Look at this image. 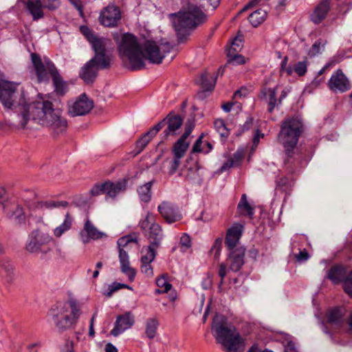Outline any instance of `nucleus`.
<instances>
[{
  "instance_id": "nucleus-44",
  "label": "nucleus",
  "mask_w": 352,
  "mask_h": 352,
  "mask_svg": "<svg viewBox=\"0 0 352 352\" xmlns=\"http://www.w3.org/2000/svg\"><path fill=\"white\" fill-rule=\"evenodd\" d=\"M216 131L222 138H228L230 135V129L222 119H217L214 122Z\"/></svg>"
},
{
  "instance_id": "nucleus-53",
  "label": "nucleus",
  "mask_w": 352,
  "mask_h": 352,
  "mask_svg": "<svg viewBox=\"0 0 352 352\" xmlns=\"http://www.w3.org/2000/svg\"><path fill=\"white\" fill-rule=\"evenodd\" d=\"M181 164V159L177 158L173 156V158L169 161L170 168L168 170V173L170 174H173L178 169L179 166Z\"/></svg>"
},
{
  "instance_id": "nucleus-25",
  "label": "nucleus",
  "mask_w": 352,
  "mask_h": 352,
  "mask_svg": "<svg viewBox=\"0 0 352 352\" xmlns=\"http://www.w3.org/2000/svg\"><path fill=\"white\" fill-rule=\"evenodd\" d=\"M287 58L285 57L282 62V71H284L288 76H291L294 71L298 76H303L307 71V62L300 61L297 63L294 68L287 67Z\"/></svg>"
},
{
  "instance_id": "nucleus-7",
  "label": "nucleus",
  "mask_w": 352,
  "mask_h": 352,
  "mask_svg": "<svg viewBox=\"0 0 352 352\" xmlns=\"http://www.w3.org/2000/svg\"><path fill=\"white\" fill-rule=\"evenodd\" d=\"M230 250L226 260L219 265L218 274L221 277L220 285L223 283L224 278L230 272L239 271L245 263V249L243 247L239 246Z\"/></svg>"
},
{
  "instance_id": "nucleus-33",
  "label": "nucleus",
  "mask_w": 352,
  "mask_h": 352,
  "mask_svg": "<svg viewBox=\"0 0 352 352\" xmlns=\"http://www.w3.org/2000/svg\"><path fill=\"white\" fill-rule=\"evenodd\" d=\"M65 206L63 202H58L54 201H41L34 204V208L36 210H52L55 208Z\"/></svg>"
},
{
  "instance_id": "nucleus-10",
  "label": "nucleus",
  "mask_w": 352,
  "mask_h": 352,
  "mask_svg": "<svg viewBox=\"0 0 352 352\" xmlns=\"http://www.w3.org/2000/svg\"><path fill=\"white\" fill-rule=\"evenodd\" d=\"M61 3V0H27L25 8L31 14L34 21H38L44 17V10L54 11Z\"/></svg>"
},
{
  "instance_id": "nucleus-24",
  "label": "nucleus",
  "mask_w": 352,
  "mask_h": 352,
  "mask_svg": "<svg viewBox=\"0 0 352 352\" xmlns=\"http://www.w3.org/2000/svg\"><path fill=\"white\" fill-rule=\"evenodd\" d=\"M119 260L121 265V270L133 281L135 278L136 271L131 267L129 256L126 251L120 250L119 252Z\"/></svg>"
},
{
  "instance_id": "nucleus-28",
  "label": "nucleus",
  "mask_w": 352,
  "mask_h": 352,
  "mask_svg": "<svg viewBox=\"0 0 352 352\" xmlns=\"http://www.w3.org/2000/svg\"><path fill=\"white\" fill-rule=\"evenodd\" d=\"M155 283L158 287L155 291L157 294L167 293L172 289V285L170 283L169 276L167 274H162L158 276Z\"/></svg>"
},
{
  "instance_id": "nucleus-38",
  "label": "nucleus",
  "mask_w": 352,
  "mask_h": 352,
  "mask_svg": "<svg viewBox=\"0 0 352 352\" xmlns=\"http://www.w3.org/2000/svg\"><path fill=\"white\" fill-rule=\"evenodd\" d=\"M189 143L177 140L173 146V156L182 159L186 154Z\"/></svg>"
},
{
  "instance_id": "nucleus-8",
  "label": "nucleus",
  "mask_w": 352,
  "mask_h": 352,
  "mask_svg": "<svg viewBox=\"0 0 352 352\" xmlns=\"http://www.w3.org/2000/svg\"><path fill=\"white\" fill-rule=\"evenodd\" d=\"M170 50L168 43L158 44L155 41L148 40L141 45L140 54L143 62L146 59L152 63L160 64Z\"/></svg>"
},
{
  "instance_id": "nucleus-12",
  "label": "nucleus",
  "mask_w": 352,
  "mask_h": 352,
  "mask_svg": "<svg viewBox=\"0 0 352 352\" xmlns=\"http://www.w3.org/2000/svg\"><path fill=\"white\" fill-rule=\"evenodd\" d=\"M328 88L333 93H344L351 88V82L341 69L336 70L327 82Z\"/></svg>"
},
{
  "instance_id": "nucleus-20",
  "label": "nucleus",
  "mask_w": 352,
  "mask_h": 352,
  "mask_svg": "<svg viewBox=\"0 0 352 352\" xmlns=\"http://www.w3.org/2000/svg\"><path fill=\"white\" fill-rule=\"evenodd\" d=\"M127 179H122L116 182L110 180L104 182V191L107 196L115 198L120 192L126 189Z\"/></svg>"
},
{
  "instance_id": "nucleus-45",
  "label": "nucleus",
  "mask_w": 352,
  "mask_h": 352,
  "mask_svg": "<svg viewBox=\"0 0 352 352\" xmlns=\"http://www.w3.org/2000/svg\"><path fill=\"white\" fill-rule=\"evenodd\" d=\"M228 57V64L232 65H243L245 63V58L238 53L227 54Z\"/></svg>"
},
{
  "instance_id": "nucleus-31",
  "label": "nucleus",
  "mask_w": 352,
  "mask_h": 352,
  "mask_svg": "<svg viewBox=\"0 0 352 352\" xmlns=\"http://www.w3.org/2000/svg\"><path fill=\"white\" fill-rule=\"evenodd\" d=\"M91 38V41L89 43L91 44L95 54L105 52L106 47L109 41L104 38L97 37L96 36Z\"/></svg>"
},
{
  "instance_id": "nucleus-30",
  "label": "nucleus",
  "mask_w": 352,
  "mask_h": 352,
  "mask_svg": "<svg viewBox=\"0 0 352 352\" xmlns=\"http://www.w3.org/2000/svg\"><path fill=\"white\" fill-rule=\"evenodd\" d=\"M159 322L156 318H148L145 323V333L148 338L153 339L157 333Z\"/></svg>"
},
{
  "instance_id": "nucleus-56",
  "label": "nucleus",
  "mask_w": 352,
  "mask_h": 352,
  "mask_svg": "<svg viewBox=\"0 0 352 352\" xmlns=\"http://www.w3.org/2000/svg\"><path fill=\"white\" fill-rule=\"evenodd\" d=\"M221 239H217L214 241V244L212 248V251L214 252V257L216 258H219L220 256L221 250Z\"/></svg>"
},
{
  "instance_id": "nucleus-32",
  "label": "nucleus",
  "mask_w": 352,
  "mask_h": 352,
  "mask_svg": "<svg viewBox=\"0 0 352 352\" xmlns=\"http://www.w3.org/2000/svg\"><path fill=\"white\" fill-rule=\"evenodd\" d=\"M167 129L165 131L166 135H173L182 124V120L179 116H173L168 120Z\"/></svg>"
},
{
  "instance_id": "nucleus-4",
  "label": "nucleus",
  "mask_w": 352,
  "mask_h": 352,
  "mask_svg": "<svg viewBox=\"0 0 352 352\" xmlns=\"http://www.w3.org/2000/svg\"><path fill=\"white\" fill-rule=\"evenodd\" d=\"M171 20L175 30L177 32L179 39L182 41L180 36L181 32L183 30L192 29L199 24L203 23L206 19V15L195 5H188L183 8L178 13L170 15Z\"/></svg>"
},
{
  "instance_id": "nucleus-19",
  "label": "nucleus",
  "mask_w": 352,
  "mask_h": 352,
  "mask_svg": "<svg viewBox=\"0 0 352 352\" xmlns=\"http://www.w3.org/2000/svg\"><path fill=\"white\" fill-rule=\"evenodd\" d=\"M330 0H320L311 14V20L316 24L320 23L330 10Z\"/></svg>"
},
{
  "instance_id": "nucleus-43",
  "label": "nucleus",
  "mask_w": 352,
  "mask_h": 352,
  "mask_svg": "<svg viewBox=\"0 0 352 352\" xmlns=\"http://www.w3.org/2000/svg\"><path fill=\"white\" fill-rule=\"evenodd\" d=\"M243 47V38L241 35L238 34L231 41L229 47L227 50V54L238 53Z\"/></svg>"
},
{
  "instance_id": "nucleus-21",
  "label": "nucleus",
  "mask_w": 352,
  "mask_h": 352,
  "mask_svg": "<svg viewBox=\"0 0 352 352\" xmlns=\"http://www.w3.org/2000/svg\"><path fill=\"white\" fill-rule=\"evenodd\" d=\"M243 230V226L240 223H234L227 231L226 237V243L229 249L236 248L242 232Z\"/></svg>"
},
{
  "instance_id": "nucleus-59",
  "label": "nucleus",
  "mask_w": 352,
  "mask_h": 352,
  "mask_svg": "<svg viewBox=\"0 0 352 352\" xmlns=\"http://www.w3.org/2000/svg\"><path fill=\"white\" fill-rule=\"evenodd\" d=\"M248 94V89L245 88H241L239 90L236 91L234 96H233V100H236V101L239 98H241L242 97H245Z\"/></svg>"
},
{
  "instance_id": "nucleus-35",
  "label": "nucleus",
  "mask_w": 352,
  "mask_h": 352,
  "mask_svg": "<svg viewBox=\"0 0 352 352\" xmlns=\"http://www.w3.org/2000/svg\"><path fill=\"white\" fill-rule=\"evenodd\" d=\"M344 270L340 266L332 267L328 274V278L334 283L340 282L344 275Z\"/></svg>"
},
{
  "instance_id": "nucleus-34",
  "label": "nucleus",
  "mask_w": 352,
  "mask_h": 352,
  "mask_svg": "<svg viewBox=\"0 0 352 352\" xmlns=\"http://www.w3.org/2000/svg\"><path fill=\"white\" fill-rule=\"evenodd\" d=\"M72 219L69 214H67L63 223L54 230V235L56 238L60 237L65 232L68 231L72 228Z\"/></svg>"
},
{
  "instance_id": "nucleus-9",
  "label": "nucleus",
  "mask_w": 352,
  "mask_h": 352,
  "mask_svg": "<svg viewBox=\"0 0 352 352\" xmlns=\"http://www.w3.org/2000/svg\"><path fill=\"white\" fill-rule=\"evenodd\" d=\"M52 241V237L47 230L40 228L34 230L29 235L25 250L30 253L47 252L50 250L48 244Z\"/></svg>"
},
{
  "instance_id": "nucleus-13",
  "label": "nucleus",
  "mask_w": 352,
  "mask_h": 352,
  "mask_svg": "<svg viewBox=\"0 0 352 352\" xmlns=\"http://www.w3.org/2000/svg\"><path fill=\"white\" fill-rule=\"evenodd\" d=\"M93 107V101L83 94L68 104V113L72 116H83L89 113Z\"/></svg>"
},
{
  "instance_id": "nucleus-27",
  "label": "nucleus",
  "mask_w": 352,
  "mask_h": 352,
  "mask_svg": "<svg viewBox=\"0 0 352 352\" xmlns=\"http://www.w3.org/2000/svg\"><path fill=\"white\" fill-rule=\"evenodd\" d=\"M98 69L90 60L82 69L80 76L87 82H92L96 76Z\"/></svg>"
},
{
  "instance_id": "nucleus-58",
  "label": "nucleus",
  "mask_w": 352,
  "mask_h": 352,
  "mask_svg": "<svg viewBox=\"0 0 352 352\" xmlns=\"http://www.w3.org/2000/svg\"><path fill=\"white\" fill-rule=\"evenodd\" d=\"M141 271L147 276H152L153 275V268L149 264H142Z\"/></svg>"
},
{
  "instance_id": "nucleus-11",
  "label": "nucleus",
  "mask_w": 352,
  "mask_h": 352,
  "mask_svg": "<svg viewBox=\"0 0 352 352\" xmlns=\"http://www.w3.org/2000/svg\"><path fill=\"white\" fill-rule=\"evenodd\" d=\"M140 226L152 243L157 246L163 237V234L160 226L156 223L155 216L148 212L140 221Z\"/></svg>"
},
{
  "instance_id": "nucleus-60",
  "label": "nucleus",
  "mask_w": 352,
  "mask_h": 352,
  "mask_svg": "<svg viewBox=\"0 0 352 352\" xmlns=\"http://www.w3.org/2000/svg\"><path fill=\"white\" fill-rule=\"evenodd\" d=\"M81 32L86 36L87 39L90 42L91 41V37H95L96 35L93 34V32L87 27H82Z\"/></svg>"
},
{
  "instance_id": "nucleus-26",
  "label": "nucleus",
  "mask_w": 352,
  "mask_h": 352,
  "mask_svg": "<svg viewBox=\"0 0 352 352\" xmlns=\"http://www.w3.org/2000/svg\"><path fill=\"white\" fill-rule=\"evenodd\" d=\"M278 86L275 88H265L263 91V99L268 104V109L272 111L274 107L280 104L276 98V90Z\"/></svg>"
},
{
  "instance_id": "nucleus-23",
  "label": "nucleus",
  "mask_w": 352,
  "mask_h": 352,
  "mask_svg": "<svg viewBox=\"0 0 352 352\" xmlns=\"http://www.w3.org/2000/svg\"><path fill=\"white\" fill-rule=\"evenodd\" d=\"M164 122H160L151 129L144 135H143L136 143V148L138 152H141L146 146L150 142L151 139L157 135L164 126Z\"/></svg>"
},
{
  "instance_id": "nucleus-37",
  "label": "nucleus",
  "mask_w": 352,
  "mask_h": 352,
  "mask_svg": "<svg viewBox=\"0 0 352 352\" xmlns=\"http://www.w3.org/2000/svg\"><path fill=\"white\" fill-rule=\"evenodd\" d=\"M267 16V12L263 10H258L252 13L249 16V21L254 27L262 23Z\"/></svg>"
},
{
  "instance_id": "nucleus-47",
  "label": "nucleus",
  "mask_w": 352,
  "mask_h": 352,
  "mask_svg": "<svg viewBox=\"0 0 352 352\" xmlns=\"http://www.w3.org/2000/svg\"><path fill=\"white\" fill-rule=\"evenodd\" d=\"M201 84L204 88L206 90H210L214 87V81L213 76L209 75L207 73L201 75Z\"/></svg>"
},
{
  "instance_id": "nucleus-50",
  "label": "nucleus",
  "mask_w": 352,
  "mask_h": 352,
  "mask_svg": "<svg viewBox=\"0 0 352 352\" xmlns=\"http://www.w3.org/2000/svg\"><path fill=\"white\" fill-rule=\"evenodd\" d=\"M155 254L153 249L149 246L147 249L146 254L142 258V264H150L155 258Z\"/></svg>"
},
{
  "instance_id": "nucleus-16",
  "label": "nucleus",
  "mask_w": 352,
  "mask_h": 352,
  "mask_svg": "<svg viewBox=\"0 0 352 352\" xmlns=\"http://www.w3.org/2000/svg\"><path fill=\"white\" fill-rule=\"evenodd\" d=\"M135 323V318L131 311H126L117 316L115 326L111 331L113 336H118L126 329H130Z\"/></svg>"
},
{
  "instance_id": "nucleus-52",
  "label": "nucleus",
  "mask_w": 352,
  "mask_h": 352,
  "mask_svg": "<svg viewBox=\"0 0 352 352\" xmlns=\"http://www.w3.org/2000/svg\"><path fill=\"white\" fill-rule=\"evenodd\" d=\"M343 287L344 292L352 297V271L349 274L344 281Z\"/></svg>"
},
{
  "instance_id": "nucleus-54",
  "label": "nucleus",
  "mask_w": 352,
  "mask_h": 352,
  "mask_svg": "<svg viewBox=\"0 0 352 352\" xmlns=\"http://www.w3.org/2000/svg\"><path fill=\"white\" fill-rule=\"evenodd\" d=\"M180 245L183 251L188 249L191 245L190 236L186 234H184L180 239Z\"/></svg>"
},
{
  "instance_id": "nucleus-41",
  "label": "nucleus",
  "mask_w": 352,
  "mask_h": 352,
  "mask_svg": "<svg viewBox=\"0 0 352 352\" xmlns=\"http://www.w3.org/2000/svg\"><path fill=\"white\" fill-rule=\"evenodd\" d=\"M202 144H203L202 136H201L197 139V140L195 142V144L193 145L192 148V153H208L212 150V146L210 142H206L204 144V146L203 147H201Z\"/></svg>"
},
{
  "instance_id": "nucleus-48",
  "label": "nucleus",
  "mask_w": 352,
  "mask_h": 352,
  "mask_svg": "<svg viewBox=\"0 0 352 352\" xmlns=\"http://www.w3.org/2000/svg\"><path fill=\"white\" fill-rule=\"evenodd\" d=\"M102 194H105L104 182L93 186L89 191L91 197H97Z\"/></svg>"
},
{
  "instance_id": "nucleus-14",
  "label": "nucleus",
  "mask_w": 352,
  "mask_h": 352,
  "mask_svg": "<svg viewBox=\"0 0 352 352\" xmlns=\"http://www.w3.org/2000/svg\"><path fill=\"white\" fill-rule=\"evenodd\" d=\"M121 18L120 8L113 5H109L101 11L99 21L105 27L114 28L118 25Z\"/></svg>"
},
{
  "instance_id": "nucleus-5",
  "label": "nucleus",
  "mask_w": 352,
  "mask_h": 352,
  "mask_svg": "<svg viewBox=\"0 0 352 352\" xmlns=\"http://www.w3.org/2000/svg\"><path fill=\"white\" fill-rule=\"evenodd\" d=\"M50 315L60 329H66L76 322L80 315V309L75 302H60L52 308Z\"/></svg>"
},
{
  "instance_id": "nucleus-46",
  "label": "nucleus",
  "mask_w": 352,
  "mask_h": 352,
  "mask_svg": "<svg viewBox=\"0 0 352 352\" xmlns=\"http://www.w3.org/2000/svg\"><path fill=\"white\" fill-rule=\"evenodd\" d=\"M325 43L326 42H324L320 39L316 41L310 48L309 55L310 56H315L320 54L324 50Z\"/></svg>"
},
{
  "instance_id": "nucleus-49",
  "label": "nucleus",
  "mask_w": 352,
  "mask_h": 352,
  "mask_svg": "<svg viewBox=\"0 0 352 352\" xmlns=\"http://www.w3.org/2000/svg\"><path fill=\"white\" fill-rule=\"evenodd\" d=\"M223 110L226 112H229L231 109H236V112L239 111L242 109L241 103L238 101H232L223 103L221 106Z\"/></svg>"
},
{
  "instance_id": "nucleus-1",
  "label": "nucleus",
  "mask_w": 352,
  "mask_h": 352,
  "mask_svg": "<svg viewBox=\"0 0 352 352\" xmlns=\"http://www.w3.org/2000/svg\"><path fill=\"white\" fill-rule=\"evenodd\" d=\"M0 102L8 109L21 107L19 129H26L29 117L32 116L33 120L47 128L54 137L67 131L68 123L66 118L53 108L52 103L39 97L28 104L25 89L20 83L0 82Z\"/></svg>"
},
{
  "instance_id": "nucleus-6",
  "label": "nucleus",
  "mask_w": 352,
  "mask_h": 352,
  "mask_svg": "<svg viewBox=\"0 0 352 352\" xmlns=\"http://www.w3.org/2000/svg\"><path fill=\"white\" fill-rule=\"evenodd\" d=\"M302 131V124L298 118H289L283 122L278 138L287 152L296 146Z\"/></svg>"
},
{
  "instance_id": "nucleus-17",
  "label": "nucleus",
  "mask_w": 352,
  "mask_h": 352,
  "mask_svg": "<svg viewBox=\"0 0 352 352\" xmlns=\"http://www.w3.org/2000/svg\"><path fill=\"white\" fill-rule=\"evenodd\" d=\"M80 236L84 243H87L91 240H99L106 237L107 234L99 230L94 223L87 219L85 223L83 230L80 233Z\"/></svg>"
},
{
  "instance_id": "nucleus-51",
  "label": "nucleus",
  "mask_w": 352,
  "mask_h": 352,
  "mask_svg": "<svg viewBox=\"0 0 352 352\" xmlns=\"http://www.w3.org/2000/svg\"><path fill=\"white\" fill-rule=\"evenodd\" d=\"M131 242H136V241L130 235L124 236L119 239L117 242L119 252L120 251V250H124L123 248L126 247L129 243Z\"/></svg>"
},
{
  "instance_id": "nucleus-42",
  "label": "nucleus",
  "mask_w": 352,
  "mask_h": 352,
  "mask_svg": "<svg viewBox=\"0 0 352 352\" xmlns=\"http://www.w3.org/2000/svg\"><path fill=\"white\" fill-rule=\"evenodd\" d=\"M343 315L340 309H333L329 311L327 316V322L331 324L340 325Z\"/></svg>"
},
{
  "instance_id": "nucleus-55",
  "label": "nucleus",
  "mask_w": 352,
  "mask_h": 352,
  "mask_svg": "<svg viewBox=\"0 0 352 352\" xmlns=\"http://www.w3.org/2000/svg\"><path fill=\"white\" fill-rule=\"evenodd\" d=\"M122 288H129L126 285L120 283H113L109 286V291L106 294L107 297H111V295L116 291Z\"/></svg>"
},
{
  "instance_id": "nucleus-15",
  "label": "nucleus",
  "mask_w": 352,
  "mask_h": 352,
  "mask_svg": "<svg viewBox=\"0 0 352 352\" xmlns=\"http://www.w3.org/2000/svg\"><path fill=\"white\" fill-rule=\"evenodd\" d=\"M47 65L50 74L52 78L53 85L54 87V92L58 96H64L69 89L67 82L64 80L53 63L49 62Z\"/></svg>"
},
{
  "instance_id": "nucleus-57",
  "label": "nucleus",
  "mask_w": 352,
  "mask_h": 352,
  "mask_svg": "<svg viewBox=\"0 0 352 352\" xmlns=\"http://www.w3.org/2000/svg\"><path fill=\"white\" fill-rule=\"evenodd\" d=\"M213 218L214 214L210 211V210H205L201 212L200 216V219L206 222L212 220Z\"/></svg>"
},
{
  "instance_id": "nucleus-18",
  "label": "nucleus",
  "mask_w": 352,
  "mask_h": 352,
  "mask_svg": "<svg viewBox=\"0 0 352 352\" xmlns=\"http://www.w3.org/2000/svg\"><path fill=\"white\" fill-rule=\"evenodd\" d=\"M32 62L37 76L38 82H47L49 80L48 74H50L47 67V63H52L50 60H45L43 63L41 57L36 54H31Z\"/></svg>"
},
{
  "instance_id": "nucleus-40",
  "label": "nucleus",
  "mask_w": 352,
  "mask_h": 352,
  "mask_svg": "<svg viewBox=\"0 0 352 352\" xmlns=\"http://www.w3.org/2000/svg\"><path fill=\"white\" fill-rule=\"evenodd\" d=\"M245 157V152L243 150H238L234 153L233 156L231 157L225 164L223 167L230 168L232 166H237L241 164L243 159Z\"/></svg>"
},
{
  "instance_id": "nucleus-63",
  "label": "nucleus",
  "mask_w": 352,
  "mask_h": 352,
  "mask_svg": "<svg viewBox=\"0 0 352 352\" xmlns=\"http://www.w3.org/2000/svg\"><path fill=\"white\" fill-rule=\"evenodd\" d=\"M296 257L298 261H306L309 258V254L307 251L303 250L297 254Z\"/></svg>"
},
{
  "instance_id": "nucleus-29",
  "label": "nucleus",
  "mask_w": 352,
  "mask_h": 352,
  "mask_svg": "<svg viewBox=\"0 0 352 352\" xmlns=\"http://www.w3.org/2000/svg\"><path fill=\"white\" fill-rule=\"evenodd\" d=\"M237 214L240 216H249L252 217L253 215V208L248 204L247 200V197L245 194H243L241 197V199L237 207Z\"/></svg>"
},
{
  "instance_id": "nucleus-3",
  "label": "nucleus",
  "mask_w": 352,
  "mask_h": 352,
  "mask_svg": "<svg viewBox=\"0 0 352 352\" xmlns=\"http://www.w3.org/2000/svg\"><path fill=\"white\" fill-rule=\"evenodd\" d=\"M212 329L215 333L217 340L222 344L226 352H236L243 347V340L234 329L228 328L224 316H215Z\"/></svg>"
},
{
  "instance_id": "nucleus-62",
  "label": "nucleus",
  "mask_w": 352,
  "mask_h": 352,
  "mask_svg": "<svg viewBox=\"0 0 352 352\" xmlns=\"http://www.w3.org/2000/svg\"><path fill=\"white\" fill-rule=\"evenodd\" d=\"M7 191L5 186L0 182V204L6 199Z\"/></svg>"
},
{
  "instance_id": "nucleus-64",
  "label": "nucleus",
  "mask_w": 352,
  "mask_h": 352,
  "mask_svg": "<svg viewBox=\"0 0 352 352\" xmlns=\"http://www.w3.org/2000/svg\"><path fill=\"white\" fill-rule=\"evenodd\" d=\"M291 91V88L290 87H285L282 91H281V94L278 98V102L280 103L282 102V100L285 98L287 96V94L290 92Z\"/></svg>"
},
{
  "instance_id": "nucleus-36",
  "label": "nucleus",
  "mask_w": 352,
  "mask_h": 352,
  "mask_svg": "<svg viewBox=\"0 0 352 352\" xmlns=\"http://www.w3.org/2000/svg\"><path fill=\"white\" fill-rule=\"evenodd\" d=\"M91 60L98 69L105 68L109 65V58L105 52L95 54L94 57Z\"/></svg>"
},
{
  "instance_id": "nucleus-22",
  "label": "nucleus",
  "mask_w": 352,
  "mask_h": 352,
  "mask_svg": "<svg viewBox=\"0 0 352 352\" xmlns=\"http://www.w3.org/2000/svg\"><path fill=\"white\" fill-rule=\"evenodd\" d=\"M158 210L163 218L169 223L179 221L182 218L181 214L173 205L168 202H163L158 206Z\"/></svg>"
},
{
  "instance_id": "nucleus-2",
  "label": "nucleus",
  "mask_w": 352,
  "mask_h": 352,
  "mask_svg": "<svg viewBox=\"0 0 352 352\" xmlns=\"http://www.w3.org/2000/svg\"><path fill=\"white\" fill-rule=\"evenodd\" d=\"M118 43L119 56L124 65L133 70L140 69L144 64L140 54L141 45L138 43L137 38L131 34H124L120 41L114 36Z\"/></svg>"
},
{
  "instance_id": "nucleus-39",
  "label": "nucleus",
  "mask_w": 352,
  "mask_h": 352,
  "mask_svg": "<svg viewBox=\"0 0 352 352\" xmlns=\"http://www.w3.org/2000/svg\"><path fill=\"white\" fill-rule=\"evenodd\" d=\"M152 182H149L141 186L138 189V195L144 202H148L151 198Z\"/></svg>"
},
{
  "instance_id": "nucleus-61",
  "label": "nucleus",
  "mask_w": 352,
  "mask_h": 352,
  "mask_svg": "<svg viewBox=\"0 0 352 352\" xmlns=\"http://www.w3.org/2000/svg\"><path fill=\"white\" fill-rule=\"evenodd\" d=\"M337 63V61L336 60H331L329 63H327L318 72L319 75H322L327 71V69H330L331 67H333Z\"/></svg>"
}]
</instances>
